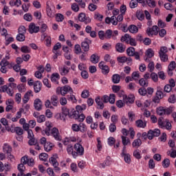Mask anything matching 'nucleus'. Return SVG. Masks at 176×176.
Masks as SVG:
<instances>
[{"mask_svg": "<svg viewBox=\"0 0 176 176\" xmlns=\"http://www.w3.org/2000/svg\"><path fill=\"white\" fill-rule=\"evenodd\" d=\"M78 19L81 23H85V24H89V23H91V19L83 12L79 14Z\"/></svg>", "mask_w": 176, "mask_h": 176, "instance_id": "obj_5", "label": "nucleus"}, {"mask_svg": "<svg viewBox=\"0 0 176 176\" xmlns=\"http://www.w3.org/2000/svg\"><path fill=\"white\" fill-rule=\"evenodd\" d=\"M112 38V30H107L105 32V39H111Z\"/></svg>", "mask_w": 176, "mask_h": 176, "instance_id": "obj_54", "label": "nucleus"}, {"mask_svg": "<svg viewBox=\"0 0 176 176\" xmlns=\"http://www.w3.org/2000/svg\"><path fill=\"white\" fill-rule=\"evenodd\" d=\"M3 151L5 153L9 155L12 153V146H10V145H9L8 143H6L3 146Z\"/></svg>", "mask_w": 176, "mask_h": 176, "instance_id": "obj_22", "label": "nucleus"}, {"mask_svg": "<svg viewBox=\"0 0 176 176\" xmlns=\"http://www.w3.org/2000/svg\"><path fill=\"white\" fill-rule=\"evenodd\" d=\"M56 20L58 22H63L64 21V15L62 14H57L56 16Z\"/></svg>", "mask_w": 176, "mask_h": 176, "instance_id": "obj_55", "label": "nucleus"}, {"mask_svg": "<svg viewBox=\"0 0 176 176\" xmlns=\"http://www.w3.org/2000/svg\"><path fill=\"white\" fill-rule=\"evenodd\" d=\"M21 51L22 53H30L31 52V50L28 46H23L21 47Z\"/></svg>", "mask_w": 176, "mask_h": 176, "instance_id": "obj_58", "label": "nucleus"}, {"mask_svg": "<svg viewBox=\"0 0 176 176\" xmlns=\"http://www.w3.org/2000/svg\"><path fill=\"white\" fill-rule=\"evenodd\" d=\"M167 153L168 155H170V157H176V150H174V148H172L170 151H168Z\"/></svg>", "mask_w": 176, "mask_h": 176, "instance_id": "obj_60", "label": "nucleus"}, {"mask_svg": "<svg viewBox=\"0 0 176 176\" xmlns=\"http://www.w3.org/2000/svg\"><path fill=\"white\" fill-rule=\"evenodd\" d=\"M42 36L45 40L46 46H48V47L52 45V38L50 37V36H47V34H46V33H44L42 35Z\"/></svg>", "mask_w": 176, "mask_h": 176, "instance_id": "obj_24", "label": "nucleus"}, {"mask_svg": "<svg viewBox=\"0 0 176 176\" xmlns=\"http://www.w3.org/2000/svg\"><path fill=\"white\" fill-rule=\"evenodd\" d=\"M121 155H122V157H124V160L125 163L130 164V163L131 162V158L130 154L126 153V146L123 147L122 153Z\"/></svg>", "mask_w": 176, "mask_h": 176, "instance_id": "obj_9", "label": "nucleus"}, {"mask_svg": "<svg viewBox=\"0 0 176 176\" xmlns=\"http://www.w3.org/2000/svg\"><path fill=\"white\" fill-rule=\"evenodd\" d=\"M16 41L19 42H24V41H25V36L23 34L19 33L16 36Z\"/></svg>", "mask_w": 176, "mask_h": 176, "instance_id": "obj_47", "label": "nucleus"}, {"mask_svg": "<svg viewBox=\"0 0 176 176\" xmlns=\"http://www.w3.org/2000/svg\"><path fill=\"white\" fill-rule=\"evenodd\" d=\"M5 40L6 46H8V45H10V43H12V42H13V41H14L13 37L9 36V34L5 37Z\"/></svg>", "mask_w": 176, "mask_h": 176, "instance_id": "obj_49", "label": "nucleus"}, {"mask_svg": "<svg viewBox=\"0 0 176 176\" xmlns=\"http://www.w3.org/2000/svg\"><path fill=\"white\" fill-rule=\"evenodd\" d=\"M137 127L140 129H145L146 127V122H144L142 120H138L135 122Z\"/></svg>", "mask_w": 176, "mask_h": 176, "instance_id": "obj_33", "label": "nucleus"}, {"mask_svg": "<svg viewBox=\"0 0 176 176\" xmlns=\"http://www.w3.org/2000/svg\"><path fill=\"white\" fill-rule=\"evenodd\" d=\"M89 43H90V40L85 38L84 41L81 43V47L84 52H89Z\"/></svg>", "mask_w": 176, "mask_h": 176, "instance_id": "obj_17", "label": "nucleus"}, {"mask_svg": "<svg viewBox=\"0 0 176 176\" xmlns=\"http://www.w3.org/2000/svg\"><path fill=\"white\" fill-rule=\"evenodd\" d=\"M133 156L134 157H135V159L140 160L141 159V157H142L141 156V151L140 150H135L133 151Z\"/></svg>", "mask_w": 176, "mask_h": 176, "instance_id": "obj_48", "label": "nucleus"}, {"mask_svg": "<svg viewBox=\"0 0 176 176\" xmlns=\"http://www.w3.org/2000/svg\"><path fill=\"white\" fill-rule=\"evenodd\" d=\"M21 163L23 164H28L30 167H34L35 160L32 157L25 155L21 158Z\"/></svg>", "mask_w": 176, "mask_h": 176, "instance_id": "obj_3", "label": "nucleus"}, {"mask_svg": "<svg viewBox=\"0 0 176 176\" xmlns=\"http://www.w3.org/2000/svg\"><path fill=\"white\" fill-rule=\"evenodd\" d=\"M86 108H87L86 104H82V105L76 106V111L73 110V111H72L73 115H75L76 113H82V112H83V111H86Z\"/></svg>", "mask_w": 176, "mask_h": 176, "instance_id": "obj_13", "label": "nucleus"}, {"mask_svg": "<svg viewBox=\"0 0 176 176\" xmlns=\"http://www.w3.org/2000/svg\"><path fill=\"white\" fill-rule=\"evenodd\" d=\"M146 3L149 8H155L156 6V1L155 0H146Z\"/></svg>", "mask_w": 176, "mask_h": 176, "instance_id": "obj_52", "label": "nucleus"}, {"mask_svg": "<svg viewBox=\"0 0 176 176\" xmlns=\"http://www.w3.org/2000/svg\"><path fill=\"white\" fill-rule=\"evenodd\" d=\"M117 61L119 64H124V63H127V61H131V58L126 56H118L117 58Z\"/></svg>", "mask_w": 176, "mask_h": 176, "instance_id": "obj_21", "label": "nucleus"}, {"mask_svg": "<svg viewBox=\"0 0 176 176\" xmlns=\"http://www.w3.org/2000/svg\"><path fill=\"white\" fill-rule=\"evenodd\" d=\"M31 97H34V94H32V91L29 90L23 96V98L22 100L23 104H27V102L30 101V98H31Z\"/></svg>", "mask_w": 176, "mask_h": 176, "instance_id": "obj_12", "label": "nucleus"}, {"mask_svg": "<svg viewBox=\"0 0 176 176\" xmlns=\"http://www.w3.org/2000/svg\"><path fill=\"white\" fill-rule=\"evenodd\" d=\"M142 144V141L141 140V139L138 138L133 140V142H132V146L133 148H140Z\"/></svg>", "mask_w": 176, "mask_h": 176, "instance_id": "obj_29", "label": "nucleus"}, {"mask_svg": "<svg viewBox=\"0 0 176 176\" xmlns=\"http://www.w3.org/2000/svg\"><path fill=\"white\" fill-rule=\"evenodd\" d=\"M113 83L118 84L120 82V76L119 74H113L112 76Z\"/></svg>", "mask_w": 176, "mask_h": 176, "instance_id": "obj_35", "label": "nucleus"}, {"mask_svg": "<svg viewBox=\"0 0 176 176\" xmlns=\"http://www.w3.org/2000/svg\"><path fill=\"white\" fill-rule=\"evenodd\" d=\"M14 131L17 135H23V128L20 126H16L14 128Z\"/></svg>", "mask_w": 176, "mask_h": 176, "instance_id": "obj_43", "label": "nucleus"}, {"mask_svg": "<svg viewBox=\"0 0 176 176\" xmlns=\"http://www.w3.org/2000/svg\"><path fill=\"white\" fill-rule=\"evenodd\" d=\"M95 101L98 105V108L99 109H104V103L102 102V100H101V98L100 96H98L96 99Z\"/></svg>", "mask_w": 176, "mask_h": 176, "instance_id": "obj_27", "label": "nucleus"}, {"mask_svg": "<svg viewBox=\"0 0 176 176\" xmlns=\"http://www.w3.org/2000/svg\"><path fill=\"white\" fill-rule=\"evenodd\" d=\"M58 80H60V74L58 73H53L51 75V81L53 83L58 84Z\"/></svg>", "mask_w": 176, "mask_h": 176, "instance_id": "obj_19", "label": "nucleus"}, {"mask_svg": "<svg viewBox=\"0 0 176 176\" xmlns=\"http://www.w3.org/2000/svg\"><path fill=\"white\" fill-rule=\"evenodd\" d=\"M62 113L65 116H69V118H72V116H74V113L71 115V113H69V109L67 107L62 108Z\"/></svg>", "mask_w": 176, "mask_h": 176, "instance_id": "obj_32", "label": "nucleus"}, {"mask_svg": "<svg viewBox=\"0 0 176 176\" xmlns=\"http://www.w3.org/2000/svg\"><path fill=\"white\" fill-rule=\"evenodd\" d=\"M91 63H93L94 64H97L98 63V56L96 54L91 55L90 58Z\"/></svg>", "mask_w": 176, "mask_h": 176, "instance_id": "obj_45", "label": "nucleus"}, {"mask_svg": "<svg viewBox=\"0 0 176 176\" xmlns=\"http://www.w3.org/2000/svg\"><path fill=\"white\" fill-rule=\"evenodd\" d=\"M15 101L18 104H20V102H21V94H20V93L16 94V95H15Z\"/></svg>", "mask_w": 176, "mask_h": 176, "instance_id": "obj_62", "label": "nucleus"}, {"mask_svg": "<svg viewBox=\"0 0 176 176\" xmlns=\"http://www.w3.org/2000/svg\"><path fill=\"white\" fill-rule=\"evenodd\" d=\"M72 118L76 120L78 119V122H83V120L86 119V116L83 113L80 114L78 113L73 114Z\"/></svg>", "mask_w": 176, "mask_h": 176, "instance_id": "obj_18", "label": "nucleus"}, {"mask_svg": "<svg viewBox=\"0 0 176 176\" xmlns=\"http://www.w3.org/2000/svg\"><path fill=\"white\" fill-rule=\"evenodd\" d=\"M51 104L53 107H57L58 105V97L56 95L51 96Z\"/></svg>", "mask_w": 176, "mask_h": 176, "instance_id": "obj_28", "label": "nucleus"}, {"mask_svg": "<svg viewBox=\"0 0 176 176\" xmlns=\"http://www.w3.org/2000/svg\"><path fill=\"white\" fill-rule=\"evenodd\" d=\"M74 158L76 159L78 156H83L85 155V148L80 143H76L74 146Z\"/></svg>", "mask_w": 176, "mask_h": 176, "instance_id": "obj_1", "label": "nucleus"}, {"mask_svg": "<svg viewBox=\"0 0 176 176\" xmlns=\"http://www.w3.org/2000/svg\"><path fill=\"white\" fill-rule=\"evenodd\" d=\"M57 94H61V96H65L67 93H70L72 94L74 93V90L69 85H65V87H59L56 89Z\"/></svg>", "mask_w": 176, "mask_h": 176, "instance_id": "obj_2", "label": "nucleus"}, {"mask_svg": "<svg viewBox=\"0 0 176 176\" xmlns=\"http://www.w3.org/2000/svg\"><path fill=\"white\" fill-rule=\"evenodd\" d=\"M126 53L128 56H133L135 53V49H134L133 47H130L126 50Z\"/></svg>", "mask_w": 176, "mask_h": 176, "instance_id": "obj_39", "label": "nucleus"}, {"mask_svg": "<svg viewBox=\"0 0 176 176\" xmlns=\"http://www.w3.org/2000/svg\"><path fill=\"white\" fill-rule=\"evenodd\" d=\"M54 15H55L54 10H52L50 6H47V16H48L50 19H53V17H54Z\"/></svg>", "mask_w": 176, "mask_h": 176, "instance_id": "obj_25", "label": "nucleus"}, {"mask_svg": "<svg viewBox=\"0 0 176 176\" xmlns=\"http://www.w3.org/2000/svg\"><path fill=\"white\" fill-rule=\"evenodd\" d=\"M34 107L36 111H41L42 109L43 103L42 100L39 98H36L34 102Z\"/></svg>", "mask_w": 176, "mask_h": 176, "instance_id": "obj_15", "label": "nucleus"}, {"mask_svg": "<svg viewBox=\"0 0 176 176\" xmlns=\"http://www.w3.org/2000/svg\"><path fill=\"white\" fill-rule=\"evenodd\" d=\"M130 39H131V36H130V34H125L124 36H122L121 37V42H125V43H128L130 42Z\"/></svg>", "mask_w": 176, "mask_h": 176, "instance_id": "obj_31", "label": "nucleus"}, {"mask_svg": "<svg viewBox=\"0 0 176 176\" xmlns=\"http://www.w3.org/2000/svg\"><path fill=\"white\" fill-rule=\"evenodd\" d=\"M159 32V27L157 25L153 26L152 28H148L146 30V34L148 36H152V35H157Z\"/></svg>", "mask_w": 176, "mask_h": 176, "instance_id": "obj_7", "label": "nucleus"}, {"mask_svg": "<svg viewBox=\"0 0 176 176\" xmlns=\"http://www.w3.org/2000/svg\"><path fill=\"white\" fill-rule=\"evenodd\" d=\"M148 81L147 80H145V78H141L139 80V84L142 87H148Z\"/></svg>", "mask_w": 176, "mask_h": 176, "instance_id": "obj_42", "label": "nucleus"}, {"mask_svg": "<svg viewBox=\"0 0 176 176\" xmlns=\"http://www.w3.org/2000/svg\"><path fill=\"white\" fill-rule=\"evenodd\" d=\"M67 152L68 155H72L74 157V153H75V151H74V146L72 145L67 146Z\"/></svg>", "mask_w": 176, "mask_h": 176, "instance_id": "obj_40", "label": "nucleus"}, {"mask_svg": "<svg viewBox=\"0 0 176 176\" xmlns=\"http://www.w3.org/2000/svg\"><path fill=\"white\" fill-rule=\"evenodd\" d=\"M111 164V162L108 160H105L104 163H100L98 164L100 168H105L107 166H109Z\"/></svg>", "mask_w": 176, "mask_h": 176, "instance_id": "obj_41", "label": "nucleus"}, {"mask_svg": "<svg viewBox=\"0 0 176 176\" xmlns=\"http://www.w3.org/2000/svg\"><path fill=\"white\" fill-rule=\"evenodd\" d=\"M106 24H113V25H118V21L116 20V16H112L111 18L107 17L105 19Z\"/></svg>", "mask_w": 176, "mask_h": 176, "instance_id": "obj_16", "label": "nucleus"}, {"mask_svg": "<svg viewBox=\"0 0 176 176\" xmlns=\"http://www.w3.org/2000/svg\"><path fill=\"white\" fill-rule=\"evenodd\" d=\"M168 52L167 47H161L160 50L159 52V54H166Z\"/></svg>", "mask_w": 176, "mask_h": 176, "instance_id": "obj_63", "label": "nucleus"}, {"mask_svg": "<svg viewBox=\"0 0 176 176\" xmlns=\"http://www.w3.org/2000/svg\"><path fill=\"white\" fill-rule=\"evenodd\" d=\"M52 148H53V144L50 142H47L44 144V149L46 152H50Z\"/></svg>", "mask_w": 176, "mask_h": 176, "instance_id": "obj_36", "label": "nucleus"}, {"mask_svg": "<svg viewBox=\"0 0 176 176\" xmlns=\"http://www.w3.org/2000/svg\"><path fill=\"white\" fill-rule=\"evenodd\" d=\"M162 166L164 168H167L168 167H169L170 166V160L168 159H165L163 162H162Z\"/></svg>", "mask_w": 176, "mask_h": 176, "instance_id": "obj_56", "label": "nucleus"}, {"mask_svg": "<svg viewBox=\"0 0 176 176\" xmlns=\"http://www.w3.org/2000/svg\"><path fill=\"white\" fill-rule=\"evenodd\" d=\"M138 6V3L137 2V0H131L129 3V7L131 9H135Z\"/></svg>", "mask_w": 176, "mask_h": 176, "instance_id": "obj_44", "label": "nucleus"}, {"mask_svg": "<svg viewBox=\"0 0 176 176\" xmlns=\"http://www.w3.org/2000/svg\"><path fill=\"white\" fill-rule=\"evenodd\" d=\"M17 89L20 93H24L25 91V85L24 84L19 85Z\"/></svg>", "mask_w": 176, "mask_h": 176, "instance_id": "obj_57", "label": "nucleus"}, {"mask_svg": "<svg viewBox=\"0 0 176 176\" xmlns=\"http://www.w3.org/2000/svg\"><path fill=\"white\" fill-rule=\"evenodd\" d=\"M69 73V68L66 65L59 67V74L61 75V76H65L66 75H68Z\"/></svg>", "mask_w": 176, "mask_h": 176, "instance_id": "obj_14", "label": "nucleus"}, {"mask_svg": "<svg viewBox=\"0 0 176 176\" xmlns=\"http://www.w3.org/2000/svg\"><path fill=\"white\" fill-rule=\"evenodd\" d=\"M39 30H41V28H39V26L36 25L34 23H31L29 25L28 31L30 34H38V32H39Z\"/></svg>", "mask_w": 176, "mask_h": 176, "instance_id": "obj_6", "label": "nucleus"}, {"mask_svg": "<svg viewBox=\"0 0 176 176\" xmlns=\"http://www.w3.org/2000/svg\"><path fill=\"white\" fill-rule=\"evenodd\" d=\"M47 157H49V155L47 153H43L39 155V159L43 162H46V160H47Z\"/></svg>", "mask_w": 176, "mask_h": 176, "instance_id": "obj_50", "label": "nucleus"}, {"mask_svg": "<svg viewBox=\"0 0 176 176\" xmlns=\"http://www.w3.org/2000/svg\"><path fill=\"white\" fill-rule=\"evenodd\" d=\"M128 30L131 34H137L138 32V28L135 25H129Z\"/></svg>", "mask_w": 176, "mask_h": 176, "instance_id": "obj_30", "label": "nucleus"}, {"mask_svg": "<svg viewBox=\"0 0 176 176\" xmlns=\"http://www.w3.org/2000/svg\"><path fill=\"white\" fill-rule=\"evenodd\" d=\"M116 50L118 52V53H123V52L126 50V48L123 47V44L122 43H118L116 45Z\"/></svg>", "mask_w": 176, "mask_h": 176, "instance_id": "obj_23", "label": "nucleus"}, {"mask_svg": "<svg viewBox=\"0 0 176 176\" xmlns=\"http://www.w3.org/2000/svg\"><path fill=\"white\" fill-rule=\"evenodd\" d=\"M24 164H25L22 163L18 165V170L19 171V173L18 174H23L25 171V166H24Z\"/></svg>", "mask_w": 176, "mask_h": 176, "instance_id": "obj_38", "label": "nucleus"}, {"mask_svg": "<svg viewBox=\"0 0 176 176\" xmlns=\"http://www.w3.org/2000/svg\"><path fill=\"white\" fill-rule=\"evenodd\" d=\"M146 56L147 58H145V61H149V58H152L155 56V52L152 49H148L146 52Z\"/></svg>", "mask_w": 176, "mask_h": 176, "instance_id": "obj_20", "label": "nucleus"}, {"mask_svg": "<svg viewBox=\"0 0 176 176\" xmlns=\"http://www.w3.org/2000/svg\"><path fill=\"white\" fill-rule=\"evenodd\" d=\"M99 68L101 69V71L104 75H107L109 74V67L108 65H105L104 62L99 63Z\"/></svg>", "mask_w": 176, "mask_h": 176, "instance_id": "obj_11", "label": "nucleus"}, {"mask_svg": "<svg viewBox=\"0 0 176 176\" xmlns=\"http://www.w3.org/2000/svg\"><path fill=\"white\" fill-rule=\"evenodd\" d=\"M89 90L85 89L84 91H82V92L81 94L82 98H87V97H89Z\"/></svg>", "mask_w": 176, "mask_h": 176, "instance_id": "obj_64", "label": "nucleus"}, {"mask_svg": "<svg viewBox=\"0 0 176 176\" xmlns=\"http://www.w3.org/2000/svg\"><path fill=\"white\" fill-rule=\"evenodd\" d=\"M157 113L160 116H164V115H170V113H171V109L170 108L160 107L157 108Z\"/></svg>", "mask_w": 176, "mask_h": 176, "instance_id": "obj_4", "label": "nucleus"}, {"mask_svg": "<svg viewBox=\"0 0 176 176\" xmlns=\"http://www.w3.org/2000/svg\"><path fill=\"white\" fill-rule=\"evenodd\" d=\"M49 160L50 164H52L53 167H57V166H58V162H57V159H56V157H51Z\"/></svg>", "mask_w": 176, "mask_h": 176, "instance_id": "obj_34", "label": "nucleus"}, {"mask_svg": "<svg viewBox=\"0 0 176 176\" xmlns=\"http://www.w3.org/2000/svg\"><path fill=\"white\" fill-rule=\"evenodd\" d=\"M122 144L124 146L130 144V139L127 136H121Z\"/></svg>", "mask_w": 176, "mask_h": 176, "instance_id": "obj_37", "label": "nucleus"}, {"mask_svg": "<svg viewBox=\"0 0 176 176\" xmlns=\"http://www.w3.org/2000/svg\"><path fill=\"white\" fill-rule=\"evenodd\" d=\"M51 135L53 136V138H54V140H56V141H60V140H61V137L60 136V132L58 131V129L56 127H54L51 130Z\"/></svg>", "mask_w": 176, "mask_h": 176, "instance_id": "obj_8", "label": "nucleus"}, {"mask_svg": "<svg viewBox=\"0 0 176 176\" xmlns=\"http://www.w3.org/2000/svg\"><path fill=\"white\" fill-rule=\"evenodd\" d=\"M38 123H43L46 120V118L45 117V115H41L38 117L36 119Z\"/></svg>", "mask_w": 176, "mask_h": 176, "instance_id": "obj_59", "label": "nucleus"}, {"mask_svg": "<svg viewBox=\"0 0 176 176\" xmlns=\"http://www.w3.org/2000/svg\"><path fill=\"white\" fill-rule=\"evenodd\" d=\"M131 77L133 79V80H138V79H140V72H133L132 73Z\"/></svg>", "mask_w": 176, "mask_h": 176, "instance_id": "obj_53", "label": "nucleus"}, {"mask_svg": "<svg viewBox=\"0 0 176 176\" xmlns=\"http://www.w3.org/2000/svg\"><path fill=\"white\" fill-rule=\"evenodd\" d=\"M42 87V84L41 81H36L34 84V89L35 93H39L41 91V89Z\"/></svg>", "mask_w": 176, "mask_h": 176, "instance_id": "obj_26", "label": "nucleus"}, {"mask_svg": "<svg viewBox=\"0 0 176 176\" xmlns=\"http://www.w3.org/2000/svg\"><path fill=\"white\" fill-rule=\"evenodd\" d=\"M156 96L158 98H163L164 97V94H163V91H162L160 90V88L158 87L157 88V92H156Z\"/></svg>", "mask_w": 176, "mask_h": 176, "instance_id": "obj_51", "label": "nucleus"}, {"mask_svg": "<svg viewBox=\"0 0 176 176\" xmlns=\"http://www.w3.org/2000/svg\"><path fill=\"white\" fill-rule=\"evenodd\" d=\"M70 140V142H77V143H80L82 142V139L79 137H70L69 138Z\"/></svg>", "mask_w": 176, "mask_h": 176, "instance_id": "obj_46", "label": "nucleus"}, {"mask_svg": "<svg viewBox=\"0 0 176 176\" xmlns=\"http://www.w3.org/2000/svg\"><path fill=\"white\" fill-rule=\"evenodd\" d=\"M72 10L73 12H79V5H78L76 3H72Z\"/></svg>", "mask_w": 176, "mask_h": 176, "instance_id": "obj_61", "label": "nucleus"}, {"mask_svg": "<svg viewBox=\"0 0 176 176\" xmlns=\"http://www.w3.org/2000/svg\"><path fill=\"white\" fill-rule=\"evenodd\" d=\"M122 100L126 105H129V104H133V102H134V96L131 95L127 96V95H123Z\"/></svg>", "mask_w": 176, "mask_h": 176, "instance_id": "obj_10", "label": "nucleus"}]
</instances>
